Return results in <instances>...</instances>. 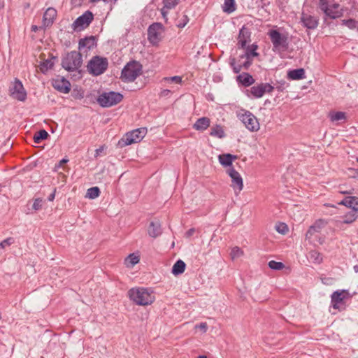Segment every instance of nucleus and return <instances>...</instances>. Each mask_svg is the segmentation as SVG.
I'll return each mask as SVG.
<instances>
[{
	"mask_svg": "<svg viewBox=\"0 0 358 358\" xmlns=\"http://www.w3.org/2000/svg\"><path fill=\"white\" fill-rule=\"evenodd\" d=\"M194 229H190L189 230H188L187 231V236H192L194 234Z\"/></svg>",
	"mask_w": 358,
	"mask_h": 358,
	"instance_id": "nucleus-60",
	"label": "nucleus"
},
{
	"mask_svg": "<svg viewBox=\"0 0 358 358\" xmlns=\"http://www.w3.org/2000/svg\"><path fill=\"white\" fill-rule=\"evenodd\" d=\"M148 80L142 76V65L136 61V87L141 89L143 87Z\"/></svg>",
	"mask_w": 358,
	"mask_h": 358,
	"instance_id": "nucleus-19",
	"label": "nucleus"
},
{
	"mask_svg": "<svg viewBox=\"0 0 358 358\" xmlns=\"http://www.w3.org/2000/svg\"><path fill=\"white\" fill-rule=\"evenodd\" d=\"M79 49L81 50L83 48H86L88 50L93 48L96 46V38L94 36L86 37L79 41Z\"/></svg>",
	"mask_w": 358,
	"mask_h": 358,
	"instance_id": "nucleus-24",
	"label": "nucleus"
},
{
	"mask_svg": "<svg viewBox=\"0 0 358 358\" xmlns=\"http://www.w3.org/2000/svg\"><path fill=\"white\" fill-rule=\"evenodd\" d=\"M82 55L76 51H71L64 56L62 61V66L69 71L77 70L82 64Z\"/></svg>",
	"mask_w": 358,
	"mask_h": 358,
	"instance_id": "nucleus-3",
	"label": "nucleus"
},
{
	"mask_svg": "<svg viewBox=\"0 0 358 358\" xmlns=\"http://www.w3.org/2000/svg\"><path fill=\"white\" fill-rule=\"evenodd\" d=\"M121 79L124 82L134 80V60H131L122 71Z\"/></svg>",
	"mask_w": 358,
	"mask_h": 358,
	"instance_id": "nucleus-15",
	"label": "nucleus"
},
{
	"mask_svg": "<svg viewBox=\"0 0 358 358\" xmlns=\"http://www.w3.org/2000/svg\"><path fill=\"white\" fill-rule=\"evenodd\" d=\"M267 35L271 40L272 50L280 54L287 50L289 44V34L281 28L271 29Z\"/></svg>",
	"mask_w": 358,
	"mask_h": 358,
	"instance_id": "nucleus-1",
	"label": "nucleus"
},
{
	"mask_svg": "<svg viewBox=\"0 0 358 358\" xmlns=\"http://www.w3.org/2000/svg\"><path fill=\"white\" fill-rule=\"evenodd\" d=\"M210 135L219 138H224L226 136L223 127L220 124H216L211 127Z\"/></svg>",
	"mask_w": 358,
	"mask_h": 358,
	"instance_id": "nucleus-30",
	"label": "nucleus"
},
{
	"mask_svg": "<svg viewBox=\"0 0 358 358\" xmlns=\"http://www.w3.org/2000/svg\"><path fill=\"white\" fill-rule=\"evenodd\" d=\"M105 3H110V5L115 3L117 0H103Z\"/></svg>",
	"mask_w": 358,
	"mask_h": 358,
	"instance_id": "nucleus-59",
	"label": "nucleus"
},
{
	"mask_svg": "<svg viewBox=\"0 0 358 358\" xmlns=\"http://www.w3.org/2000/svg\"><path fill=\"white\" fill-rule=\"evenodd\" d=\"M54 59H55V57H52L51 59H45V61L41 62L40 64V70L43 73H45L48 69H50L54 65Z\"/></svg>",
	"mask_w": 358,
	"mask_h": 358,
	"instance_id": "nucleus-34",
	"label": "nucleus"
},
{
	"mask_svg": "<svg viewBox=\"0 0 358 358\" xmlns=\"http://www.w3.org/2000/svg\"><path fill=\"white\" fill-rule=\"evenodd\" d=\"M257 48L258 45L255 43L245 46L244 54L240 56V59H245V61L243 62L245 69H248L252 64L253 58L259 55V53L257 52Z\"/></svg>",
	"mask_w": 358,
	"mask_h": 358,
	"instance_id": "nucleus-11",
	"label": "nucleus"
},
{
	"mask_svg": "<svg viewBox=\"0 0 358 358\" xmlns=\"http://www.w3.org/2000/svg\"><path fill=\"white\" fill-rule=\"evenodd\" d=\"M329 117L331 122L345 120L346 114L344 112H330L329 113Z\"/></svg>",
	"mask_w": 358,
	"mask_h": 358,
	"instance_id": "nucleus-33",
	"label": "nucleus"
},
{
	"mask_svg": "<svg viewBox=\"0 0 358 358\" xmlns=\"http://www.w3.org/2000/svg\"><path fill=\"white\" fill-rule=\"evenodd\" d=\"M338 204L350 208L352 210L358 211V197L357 196H346Z\"/></svg>",
	"mask_w": 358,
	"mask_h": 358,
	"instance_id": "nucleus-22",
	"label": "nucleus"
},
{
	"mask_svg": "<svg viewBox=\"0 0 358 358\" xmlns=\"http://www.w3.org/2000/svg\"><path fill=\"white\" fill-rule=\"evenodd\" d=\"M243 254H244V252L241 248H239L238 246H235L231 249V252H230V256H231V259L234 260L236 259H238V258L242 257L243 255Z\"/></svg>",
	"mask_w": 358,
	"mask_h": 358,
	"instance_id": "nucleus-38",
	"label": "nucleus"
},
{
	"mask_svg": "<svg viewBox=\"0 0 358 358\" xmlns=\"http://www.w3.org/2000/svg\"><path fill=\"white\" fill-rule=\"evenodd\" d=\"M48 136V133L45 130L41 129L34 134V141L36 143H39L42 140L46 139Z\"/></svg>",
	"mask_w": 358,
	"mask_h": 358,
	"instance_id": "nucleus-36",
	"label": "nucleus"
},
{
	"mask_svg": "<svg viewBox=\"0 0 358 358\" xmlns=\"http://www.w3.org/2000/svg\"><path fill=\"white\" fill-rule=\"evenodd\" d=\"M155 295L150 289L139 287L136 289V305L147 306L155 301Z\"/></svg>",
	"mask_w": 358,
	"mask_h": 358,
	"instance_id": "nucleus-6",
	"label": "nucleus"
},
{
	"mask_svg": "<svg viewBox=\"0 0 358 358\" xmlns=\"http://www.w3.org/2000/svg\"><path fill=\"white\" fill-rule=\"evenodd\" d=\"M236 10L235 0H224L223 10L227 13H231Z\"/></svg>",
	"mask_w": 358,
	"mask_h": 358,
	"instance_id": "nucleus-35",
	"label": "nucleus"
},
{
	"mask_svg": "<svg viewBox=\"0 0 358 358\" xmlns=\"http://www.w3.org/2000/svg\"><path fill=\"white\" fill-rule=\"evenodd\" d=\"M164 31L163 25L161 23L155 22L152 24L148 29V39L152 45H157L162 39Z\"/></svg>",
	"mask_w": 358,
	"mask_h": 358,
	"instance_id": "nucleus-9",
	"label": "nucleus"
},
{
	"mask_svg": "<svg viewBox=\"0 0 358 358\" xmlns=\"http://www.w3.org/2000/svg\"><path fill=\"white\" fill-rule=\"evenodd\" d=\"M93 20V14L87 10L78 17L72 24L74 31H81L87 27Z\"/></svg>",
	"mask_w": 358,
	"mask_h": 358,
	"instance_id": "nucleus-10",
	"label": "nucleus"
},
{
	"mask_svg": "<svg viewBox=\"0 0 358 358\" xmlns=\"http://www.w3.org/2000/svg\"><path fill=\"white\" fill-rule=\"evenodd\" d=\"M353 268L355 273H358V265L354 266Z\"/></svg>",
	"mask_w": 358,
	"mask_h": 358,
	"instance_id": "nucleus-62",
	"label": "nucleus"
},
{
	"mask_svg": "<svg viewBox=\"0 0 358 358\" xmlns=\"http://www.w3.org/2000/svg\"><path fill=\"white\" fill-rule=\"evenodd\" d=\"M230 64H231V66L233 68L234 72L236 73H239L241 71L242 68H244L243 66V62H241V63H240L238 64H236V62H235V59L234 58L231 59Z\"/></svg>",
	"mask_w": 358,
	"mask_h": 358,
	"instance_id": "nucleus-44",
	"label": "nucleus"
},
{
	"mask_svg": "<svg viewBox=\"0 0 358 358\" xmlns=\"http://www.w3.org/2000/svg\"><path fill=\"white\" fill-rule=\"evenodd\" d=\"M176 0H164V6L168 8H171L176 5Z\"/></svg>",
	"mask_w": 358,
	"mask_h": 358,
	"instance_id": "nucleus-50",
	"label": "nucleus"
},
{
	"mask_svg": "<svg viewBox=\"0 0 358 358\" xmlns=\"http://www.w3.org/2000/svg\"><path fill=\"white\" fill-rule=\"evenodd\" d=\"M100 194V189L98 187H90L87 189L86 197L94 199L97 198Z\"/></svg>",
	"mask_w": 358,
	"mask_h": 358,
	"instance_id": "nucleus-37",
	"label": "nucleus"
},
{
	"mask_svg": "<svg viewBox=\"0 0 358 358\" xmlns=\"http://www.w3.org/2000/svg\"><path fill=\"white\" fill-rule=\"evenodd\" d=\"M10 96L20 101H24L27 99V92L21 81L15 79L10 88Z\"/></svg>",
	"mask_w": 358,
	"mask_h": 358,
	"instance_id": "nucleus-13",
	"label": "nucleus"
},
{
	"mask_svg": "<svg viewBox=\"0 0 358 358\" xmlns=\"http://www.w3.org/2000/svg\"><path fill=\"white\" fill-rule=\"evenodd\" d=\"M342 24L348 27L350 29H357L358 30V21L354 19L343 20Z\"/></svg>",
	"mask_w": 358,
	"mask_h": 358,
	"instance_id": "nucleus-40",
	"label": "nucleus"
},
{
	"mask_svg": "<svg viewBox=\"0 0 358 358\" xmlns=\"http://www.w3.org/2000/svg\"><path fill=\"white\" fill-rule=\"evenodd\" d=\"M227 172L231 179V186L234 189L235 194H238L243 188V182L241 176L233 167L229 168Z\"/></svg>",
	"mask_w": 358,
	"mask_h": 358,
	"instance_id": "nucleus-12",
	"label": "nucleus"
},
{
	"mask_svg": "<svg viewBox=\"0 0 358 358\" xmlns=\"http://www.w3.org/2000/svg\"><path fill=\"white\" fill-rule=\"evenodd\" d=\"M301 21L304 27L310 29H315L318 25L316 17L304 13L301 14Z\"/></svg>",
	"mask_w": 358,
	"mask_h": 358,
	"instance_id": "nucleus-18",
	"label": "nucleus"
},
{
	"mask_svg": "<svg viewBox=\"0 0 358 358\" xmlns=\"http://www.w3.org/2000/svg\"><path fill=\"white\" fill-rule=\"evenodd\" d=\"M122 99V95L115 92H104L100 94L97 101L102 107H110L120 102Z\"/></svg>",
	"mask_w": 358,
	"mask_h": 358,
	"instance_id": "nucleus-7",
	"label": "nucleus"
},
{
	"mask_svg": "<svg viewBox=\"0 0 358 358\" xmlns=\"http://www.w3.org/2000/svg\"><path fill=\"white\" fill-rule=\"evenodd\" d=\"M358 217V211L351 210L345 213L343 216V223L351 224Z\"/></svg>",
	"mask_w": 358,
	"mask_h": 358,
	"instance_id": "nucleus-32",
	"label": "nucleus"
},
{
	"mask_svg": "<svg viewBox=\"0 0 358 358\" xmlns=\"http://www.w3.org/2000/svg\"><path fill=\"white\" fill-rule=\"evenodd\" d=\"M140 261V255L139 252H136V264H137Z\"/></svg>",
	"mask_w": 358,
	"mask_h": 358,
	"instance_id": "nucleus-58",
	"label": "nucleus"
},
{
	"mask_svg": "<svg viewBox=\"0 0 358 358\" xmlns=\"http://www.w3.org/2000/svg\"><path fill=\"white\" fill-rule=\"evenodd\" d=\"M43 200L41 199H36L34 204L33 208L36 210H40L42 208Z\"/></svg>",
	"mask_w": 358,
	"mask_h": 358,
	"instance_id": "nucleus-48",
	"label": "nucleus"
},
{
	"mask_svg": "<svg viewBox=\"0 0 358 358\" xmlns=\"http://www.w3.org/2000/svg\"><path fill=\"white\" fill-rule=\"evenodd\" d=\"M164 81L168 83H175L177 84H180L182 83V78L180 76H173V77H166L164 78Z\"/></svg>",
	"mask_w": 358,
	"mask_h": 358,
	"instance_id": "nucleus-45",
	"label": "nucleus"
},
{
	"mask_svg": "<svg viewBox=\"0 0 358 358\" xmlns=\"http://www.w3.org/2000/svg\"><path fill=\"white\" fill-rule=\"evenodd\" d=\"M71 1L75 6H80L83 0H71Z\"/></svg>",
	"mask_w": 358,
	"mask_h": 358,
	"instance_id": "nucleus-55",
	"label": "nucleus"
},
{
	"mask_svg": "<svg viewBox=\"0 0 358 358\" xmlns=\"http://www.w3.org/2000/svg\"><path fill=\"white\" fill-rule=\"evenodd\" d=\"M237 117L250 131H257L259 129L258 120L251 112L241 109L237 112Z\"/></svg>",
	"mask_w": 358,
	"mask_h": 358,
	"instance_id": "nucleus-4",
	"label": "nucleus"
},
{
	"mask_svg": "<svg viewBox=\"0 0 358 358\" xmlns=\"http://www.w3.org/2000/svg\"><path fill=\"white\" fill-rule=\"evenodd\" d=\"M148 233L152 238H157L160 236L162 233L160 222L157 220L150 222L148 228Z\"/></svg>",
	"mask_w": 358,
	"mask_h": 358,
	"instance_id": "nucleus-21",
	"label": "nucleus"
},
{
	"mask_svg": "<svg viewBox=\"0 0 358 358\" xmlns=\"http://www.w3.org/2000/svg\"><path fill=\"white\" fill-rule=\"evenodd\" d=\"M237 159V156L231 154L220 155L218 157L219 162L223 166H230L234 160Z\"/></svg>",
	"mask_w": 358,
	"mask_h": 358,
	"instance_id": "nucleus-26",
	"label": "nucleus"
},
{
	"mask_svg": "<svg viewBox=\"0 0 358 358\" xmlns=\"http://www.w3.org/2000/svg\"><path fill=\"white\" fill-rule=\"evenodd\" d=\"M147 134V128L141 127L136 129V143L140 142L143 140Z\"/></svg>",
	"mask_w": 358,
	"mask_h": 358,
	"instance_id": "nucleus-41",
	"label": "nucleus"
},
{
	"mask_svg": "<svg viewBox=\"0 0 358 358\" xmlns=\"http://www.w3.org/2000/svg\"><path fill=\"white\" fill-rule=\"evenodd\" d=\"M129 296L131 300L134 301V289L131 288L128 292Z\"/></svg>",
	"mask_w": 358,
	"mask_h": 358,
	"instance_id": "nucleus-54",
	"label": "nucleus"
},
{
	"mask_svg": "<svg viewBox=\"0 0 358 358\" xmlns=\"http://www.w3.org/2000/svg\"><path fill=\"white\" fill-rule=\"evenodd\" d=\"M69 162V159H62V160L59 161V164L55 166V170H57V168L62 166L63 164L67 163Z\"/></svg>",
	"mask_w": 358,
	"mask_h": 358,
	"instance_id": "nucleus-53",
	"label": "nucleus"
},
{
	"mask_svg": "<svg viewBox=\"0 0 358 358\" xmlns=\"http://www.w3.org/2000/svg\"><path fill=\"white\" fill-rule=\"evenodd\" d=\"M52 85L55 89L62 93H69L71 90L70 83L64 78L53 80Z\"/></svg>",
	"mask_w": 358,
	"mask_h": 358,
	"instance_id": "nucleus-17",
	"label": "nucleus"
},
{
	"mask_svg": "<svg viewBox=\"0 0 358 358\" xmlns=\"http://www.w3.org/2000/svg\"><path fill=\"white\" fill-rule=\"evenodd\" d=\"M210 119L206 117L199 118L194 124L193 127L198 131H204L210 126Z\"/></svg>",
	"mask_w": 358,
	"mask_h": 358,
	"instance_id": "nucleus-25",
	"label": "nucleus"
},
{
	"mask_svg": "<svg viewBox=\"0 0 358 358\" xmlns=\"http://www.w3.org/2000/svg\"><path fill=\"white\" fill-rule=\"evenodd\" d=\"M148 316V312L145 310V312L142 313L141 320L146 319Z\"/></svg>",
	"mask_w": 358,
	"mask_h": 358,
	"instance_id": "nucleus-57",
	"label": "nucleus"
},
{
	"mask_svg": "<svg viewBox=\"0 0 358 358\" xmlns=\"http://www.w3.org/2000/svg\"><path fill=\"white\" fill-rule=\"evenodd\" d=\"M124 264L128 268H133L134 266V253H131L125 259Z\"/></svg>",
	"mask_w": 358,
	"mask_h": 358,
	"instance_id": "nucleus-43",
	"label": "nucleus"
},
{
	"mask_svg": "<svg viewBox=\"0 0 358 358\" xmlns=\"http://www.w3.org/2000/svg\"><path fill=\"white\" fill-rule=\"evenodd\" d=\"M197 358H207L206 355H199Z\"/></svg>",
	"mask_w": 358,
	"mask_h": 358,
	"instance_id": "nucleus-64",
	"label": "nucleus"
},
{
	"mask_svg": "<svg viewBox=\"0 0 358 358\" xmlns=\"http://www.w3.org/2000/svg\"><path fill=\"white\" fill-rule=\"evenodd\" d=\"M327 221L323 219H319L315 222L310 227L307 233L306 237L310 238L311 236L317 232H319L322 228H324L327 224Z\"/></svg>",
	"mask_w": 358,
	"mask_h": 358,
	"instance_id": "nucleus-20",
	"label": "nucleus"
},
{
	"mask_svg": "<svg viewBox=\"0 0 358 358\" xmlns=\"http://www.w3.org/2000/svg\"><path fill=\"white\" fill-rule=\"evenodd\" d=\"M321 280H322V282L326 285H331L334 282V280L332 278H323Z\"/></svg>",
	"mask_w": 358,
	"mask_h": 358,
	"instance_id": "nucleus-51",
	"label": "nucleus"
},
{
	"mask_svg": "<svg viewBox=\"0 0 358 358\" xmlns=\"http://www.w3.org/2000/svg\"><path fill=\"white\" fill-rule=\"evenodd\" d=\"M274 87L269 83H260L257 85L252 86L250 88V93L255 98H260L264 96L266 92L271 93Z\"/></svg>",
	"mask_w": 358,
	"mask_h": 358,
	"instance_id": "nucleus-14",
	"label": "nucleus"
},
{
	"mask_svg": "<svg viewBox=\"0 0 358 358\" xmlns=\"http://www.w3.org/2000/svg\"><path fill=\"white\" fill-rule=\"evenodd\" d=\"M55 193L54 192L53 193L50 194V196H48V200L50 201H53L54 199H55Z\"/></svg>",
	"mask_w": 358,
	"mask_h": 358,
	"instance_id": "nucleus-61",
	"label": "nucleus"
},
{
	"mask_svg": "<svg viewBox=\"0 0 358 358\" xmlns=\"http://www.w3.org/2000/svg\"><path fill=\"white\" fill-rule=\"evenodd\" d=\"M14 243V238L12 237L7 238L0 243V249H4L6 247L9 246Z\"/></svg>",
	"mask_w": 358,
	"mask_h": 358,
	"instance_id": "nucleus-46",
	"label": "nucleus"
},
{
	"mask_svg": "<svg viewBox=\"0 0 358 358\" xmlns=\"http://www.w3.org/2000/svg\"><path fill=\"white\" fill-rule=\"evenodd\" d=\"M309 257L310 259L315 264H320L322 262V255L316 250L310 251Z\"/></svg>",
	"mask_w": 358,
	"mask_h": 358,
	"instance_id": "nucleus-39",
	"label": "nucleus"
},
{
	"mask_svg": "<svg viewBox=\"0 0 358 358\" xmlns=\"http://www.w3.org/2000/svg\"><path fill=\"white\" fill-rule=\"evenodd\" d=\"M37 29H38L37 26H36V25H33V26L31 27V30H32V31H36Z\"/></svg>",
	"mask_w": 358,
	"mask_h": 358,
	"instance_id": "nucleus-63",
	"label": "nucleus"
},
{
	"mask_svg": "<svg viewBox=\"0 0 358 358\" xmlns=\"http://www.w3.org/2000/svg\"><path fill=\"white\" fill-rule=\"evenodd\" d=\"M250 41V31L245 27H243L238 34V45L239 48L245 49L247 43Z\"/></svg>",
	"mask_w": 358,
	"mask_h": 358,
	"instance_id": "nucleus-16",
	"label": "nucleus"
},
{
	"mask_svg": "<svg viewBox=\"0 0 358 358\" xmlns=\"http://www.w3.org/2000/svg\"><path fill=\"white\" fill-rule=\"evenodd\" d=\"M350 298L347 289H338L331 295V305L334 309L341 310L344 309L345 301Z\"/></svg>",
	"mask_w": 358,
	"mask_h": 358,
	"instance_id": "nucleus-8",
	"label": "nucleus"
},
{
	"mask_svg": "<svg viewBox=\"0 0 358 358\" xmlns=\"http://www.w3.org/2000/svg\"><path fill=\"white\" fill-rule=\"evenodd\" d=\"M170 92L169 90H164L162 91L161 94L162 96H167Z\"/></svg>",
	"mask_w": 358,
	"mask_h": 358,
	"instance_id": "nucleus-56",
	"label": "nucleus"
},
{
	"mask_svg": "<svg viewBox=\"0 0 358 358\" xmlns=\"http://www.w3.org/2000/svg\"><path fill=\"white\" fill-rule=\"evenodd\" d=\"M268 265L270 268H271L273 270H275V271L282 270L285 267V265L283 263L280 262H275L274 260L270 261L268 262Z\"/></svg>",
	"mask_w": 358,
	"mask_h": 358,
	"instance_id": "nucleus-42",
	"label": "nucleus"
},
{
	"mask_svg": "<svg viewBox=\"0 0 358 358\" xmlns=\"http://www.w3.org/2000/svg\"><path fill=\"white\" fill-rule=\"evenodd\" d=\"M57 15V10L53 8H48L44 13L43 22V25L48 27L53 23L54 19Z\"/></svg>",
	"mask_w": 358,
	"mask_h": 358,
	"instance_id": "nucleus-23",
	"label": "nucleus"
},
{
	"mask_svg": "<svg viewBox=\"0 0 358 358\" xmlns=\"http://www.w3.org/2000/svg\"><path fill=\"white\" fill-rule=\"evenodd\" d=\"M237 80L245 87H248L255 83V80L252 76L248 73H243L237 76Z\"/></svg>",
	"mask_w": 358,
	"mask_h": 358,
	"instance_id": "nucleus-27",
	"label": "nucleus"
},
{
	"mask_svg": "<svg viewBox=\"0 0 358 358\" xmlns=\"http://www.w3.org/2000/svg\"><path fill=\"white\" fill-rule=\"evenodd\" d=\"M134 143V130H132L126 134V135L121 138L118 144L121 147L129 145Z\"/></svg>",
	"mask_w": 358,
	"mask_h": 358,
	"instance_id": "nucleus-29",
	"label": "nucleus"
},
{
	"mask_svg": "<svg viewBox=\"0 0 358 358\" xmlns=\"http://www.w3.org/2000/svg\"><path fill=\"white\" fill-rule=\"evenodd\" d=\"M195 329H199L203 333H206L208 329V325L206 322L200 323L199 324H196L195 326Z\"/></svg>",
	"mask_w": 358,
	"mask_h": 358,
	"instance_id": "nucleus-49",
	"label": "nucleus"
},
{
	"mask_svg": "<svg viewBox=\"0 0 358 358\" xmlns=\"http://www.w3.org/2000/svg\"><path fill=\"white\" fill-rule=\"evenodd\" d=\"M104 146H101L100 148H97L96 150H95V155H94V157L96 158L98 157L101 153L104 150Z\"/></svg>",
	"mask_w": 358,
	"mask_h": 358,
	"instance_id": "nucleus-52",
	"label": "nucleus"
},
{
	"mask_svg": "<svg viewBox=\"0 0 358 358\" xmlns=\"http://www.w3.org/2000/svg\"><path fill=\"white\" fill-rule=\"evenodd\" d=\"M317 6L326 16L331 19H336L343 15L344 10L338 3L330 4L328 0H319Z\"/></svg>",
	"mask_w": 358,
	"mask_h": 358,
	"instance_id": "nucleus-2",
	"label": "nucleus"
},
{
	"mask_svg": "<svg viewBox=\"0 0 358 358\" xmlns=\"http://www.w3.org/2000/svg\"><path fill=\"white\" fill-rule=\"evenodd\" d=\"M108 63L106 58L99 56L93 57L87 66L88 72L93 76H99L107 69Z\"/></svg>",
	"mask_w": 358,
	"mask_h": 358,
	"instance_id": "nucleus-5",
	"label": "nucleus"
},
{
	"mask_svg": "<svg viewBox=\"0 0 358 358\" xmlns=\"http://www.w3.org/2000/svg\"><path fill=\"white\" fill-rule=\"evenodd\" d=\"M275 229L278 232L285 234L287 231L288 228L287 226L284 223H279L275 226Z\"/></svg>",
	"mask_w": 358,
	"mask_h": 358,
	"instance_id": "nucleus-47",
	"label": "nucleus"
},
{
	"mask_svg": "<svg viewBox=\"0 0 358 358\" xmlns=\"http://www.w3.org/2000/svg\"><path fill=\"white\" fill-rule=\"evenodd\" d=\"M185 263L182 260H178L172 267V273L178 275L184 273L185 269Z\"/></svg>",
	"mask_w": 358,
	"mask_h": 358,
	"instance_id": "nucleus-31",
	"label": "nucleus"
},
{
	"mask_svg": "<svg viewBox=\"0 0 358 358\" xmlns=\"http://www.w3.org/2000/svg\"><path fill=\"white\" fill-rule=\"evenodd\" d=\"M287 76L291 80H301L305 78V71L303 69H296L288 71Z\"/></svg>",
	"mask_w": 358,
	"mask_h": 358,
	"instance_id": "nucleus-28",
	"label": "nucleus"
}]
</instances>
